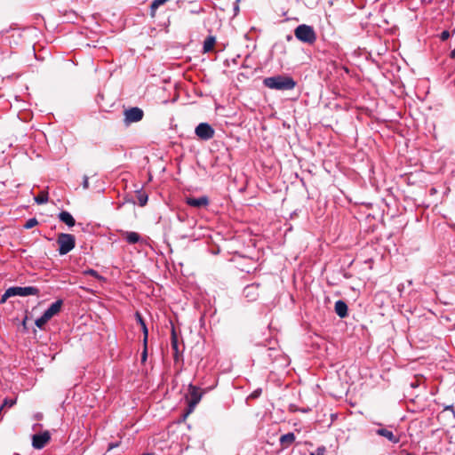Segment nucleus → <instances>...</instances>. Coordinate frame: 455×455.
I'll return each mask as SVG.
<instances>
[{"label": "nucleus", "instance_id": "nucleus-16", "mask_svg": "<svg viewBox=\"0 0 455 455\" xmlns=\"http://www.w3.org/2000/svg\"><path fill=\"white\" fill-rule=\"evenodd\" d=\"M124 237L125 241L130 244H134V243H138L140 239V235L133 231L124 232Z\"/></svg>", "mask_w": 455, "mask_h": 455}, {"label": "nucleus", "instance_id": "nucleus-29", "mask_svg": "<svg viewBox=\"0 0 455 455\" xmlns=\"http://www.w3.org/2000/svg\"><path fill=\"white\" fill-rule=\"evenodd\" d=\"M450 36H451V34H450V32H449L448 30H443V31L440 34V36H439V37H440V39H441L442 41H446L447 39H449V37H450Z\"/></svg>", "mask_w": 455, "mask_h": 455}, {"label": "nucleus", "instance_id": "nucleus-2", "mask_svg": "<svg viewBox=\"0 0 455 455\" xmlns=\"http://www.w3.org/2000/svg\"><path fill=\"white\" fill-rule=\"evenodd\" d=\"M295 37L307 44H313L316 41V33L312 26L300 24L294 29Z\"/></svg>", "mask_w": 455, "mask_h": 455}, {"label": "nucleus", "instance_id": "nucleus-6", "mask_svg": "<svg viewBox=\"0 0 455 455\" xmlns=\"http://www.w3.org/2000/svg\"><path fill=\"white\" fill-rule=\"evenodd\" d=\"M50 440L51 435L47 430L39 434L33 435L32 446L36 450H41L50 442Z\"/></svg>", "mask_w": 455, "mask_h": 455}, {"label": "nucleus", "instance_id": "nucleus-31", "mask_svg": "<svg viewBox=\"0 0 455 455\" xmlns=\"http://www.w3.org/2000/svg\"><path fill=\"white\" fill-rule=\"evenodd\" d=\"M147 356H148L147 343L146 344L144 343V349H143V352L141 355V361L145 362L147 360Z\"/></svg>", "mask_w": 455, "mask_h": 455}, {"label": "nucleus", "instance_id": "nucleus-14", "mask_svg": "<svg viewBox=\"0 0 455 455\" xmlns=\"http://www.w3.org/2000/svg\"><path fill=\"white\" fill-rule=\"evenodd\" d=\"M59 220L65 223L69 228L74 227L76 225V220L70 212L67 211H62L58 215Z\"/></svg>", "mask_w": 455, "mask_h": 455}, {"label": "nucleus", "instance_id": "nucleus-22", "mask_svg": "<svg viewBox=\"0 0 455 455\" xmlns=\"http://www.w3.org/2000/svg\"><path fill=\"white\" fill-rule=\"evenodd\" d=\"M49 320L50 319L47 316L45 317V315L43 314L39 318L36 320L35 323L38 328L43 329Z\"/></svg>", "mask_w": 455, "mask_h": 455}, {"label": "nucleus", "instance_id": "nucleus-24", "mask_svg": "<svg viewBox=\"0 0 455 455\" xmlns=\"http://www.w3.org/2000/svg\"><path fill=\"white\" fill-rule=\"evenodd\" d=\"M37 224H38L37 220L36 218H31L26 221L24 228L26 229H30V228H34L35 226H36Z\"/></svg>", "mask_w": 455, "mask_h": 455}, {"label": "nucleus", "instance_id": "nucleus-25", "mask_svg": "<svg viewBox=\"0 0 455 455\" xmlns=\"http://www.w3.org/2000/svg\"><path fill=\"white\" fill-rule=\"evenodd\" d=\"M12 292V290H11V287L8 288L4 293L2 295L1 299H0V304H4L6 302V300L10 298V297H12V293H10Z\"/></svg>", "mask_w": 455, "mask_h": 455}, {"label": "nucleus", "instance_id": "nucleus-1", "mask_svg": "<svg viewBox=\"0 0 455 455\" xmlns=\"http://www.w3.org/2000/svg\"><path fill=\"white\" fill-rule=\"evenodd\" d=\"M263 84L272 90L290 91L295 88L296 82L289 76L277 75L266 77Z\"/></svg>", "mask_w": 455, "mask_h": 455}, {"label": "nucleus", "instance_id": "nucleus-13", "mask_svg": "<svg viewBox=\"0 0 455 455\" xmlns=\"http://www.w3.org/2000/svg\"><path fill=\"white\" fill-rule=\"evenodd\" d=\"M376 432L379 435L387 438L392 443H397L400 441L397 435H395L391 430H388L387 428H379Z\"/></svg>", "mask_w": 455, "mask_h": 455}, {"label": "nucleus", "instance_id": "nucleus-34", "mask_svg": "<svg viewBox=\"0 0 455 455\" xmlns=\"http://www.w3.org/2000/svg\"><path fill=\"white\" fill-rule=\"evenodd\" d=\"M418 386H419V383H418V381H417V380H415V381H413V382H411V387H417Z\"/></svg>", "mask_w": 455, "mask_h": 455}, {"label": "nucleus", "instance_id": "nucleus-10", "mask_svg": "<svg viewBox=\"0 0 455 455\" xmlns=\"http://www.w3.org/2000/svg\"><path fill=\"white\" fill-rule=\"evenodd\" d=\"M186 203L188 205L195 208L206 207L209 204V198L206 196L200 197H187Z\"/></svg>", "mask_w": 455, "mask_h": 455}, {"label": "nucleus", "instance_id": "nucleus-36", "mask_svg": "<svg viewBox=\"0 0 455 455\" xmlns=\"http://www.w3.org/2000/svg\"><path fill=\"white\" fill-rule=\"evenodd\" d=\"M201 11H196V10H193L191 12L192 13H199Z\"/></svg>", "mask_w": 455, "mask_h": 455}, {"label": "nucleus", "instance_id": "nucleus-4", "mask_svg": "<svg viewBox=\"0 0 455 455\" xmlns=\"http://www.w3.org/2000/svg\"><path fill=\"white\" fill-rule=\"evenodd\" d=\"M124 122L125 124H130L132 123H137L142 120L144 116V112L141 108L138 107L130 108L124 110Z\"/></svg>", "mask_w": 455, "mask_h": 455}, {"label": "nucleus", "instance_id": "nucleus-18", "mask_svg": "<svg viewBox=\"0 0 455 455\" xmlns=\"http://www.w3.org/2000/svg\"><path fill=\"white\" fill-rule=\"evenodd\" d=\"M216 39L212 36H209L205 38L204 42V52H211L215 44Z\"/></svg>", "mask_w": 455, "mask_h": 455}, {"label": "nucleus", "instance_id": "nucleus-35", "mask_svg": "<svg viewBox=\"0 0 455 455\" xmlns=\"http://www.w3.org/2000/svg\"><path fill=\"white\" fill-rule=\"evenodd\" d=\"M117 446H118L117 443H110L109 446H108V450H111V449H113L115 447H117Z\"/></svg>", "mask_w": 455, "mask_h": 455}, {"label": "nucleus", "instance_id": "nucleus-5", "mask_svg": "<svg viewBox=\"0 0 455 455\" xmlns=\"http://www.w3.org/2000/svg\"><path fill=\"white\" fill-rule=\"evenodd\" d=\"M196 135L202 140H209L214 137L215 131L208 123H200L195 129Z\"/></svg>", "mask_w": 455, "mask_h": 455}, {"label": "nucleus", "instance_id": "nucleus-23", "mask_svg": "<svg viewBox=\"0 0 455 455\" xmlns=\"http://www.w3.org/2000/svg\"><path fill=\"white\" fill-rule=\"evenodd\" d=\"M84 274L85 275H91V276H93L99 280H103L104 278L94 269L92 268H89V269H86Z\"/></svg>", "mask_w": 455, "mask_h": 455}, {"label": "nucleus", "instance_id": "nucleus-17", "mask_svg": "<svg viewBox=\"0 0 455 455\" xmlns=\"http://www.w3.org/2000/svg\"><path fill=\"white\" fill-rule=\"evenodd\" d=\"M136 318L138 320V323H140V326H141L143 335H144L143 342L146 344L148 342V327H147L146 323H145L144 319L142 318L141 315L138 312L136 313Z\"/></svg>", "mask_w": 455, "mask_h": 455}, {"label": "nucleus", "instance_id": "nucleus-26", "mask_svg": "<svg viewBox=\"0 0 455 455\" xmlns=\"http://www.w3.org/2000/svg\"><path fill=\"white\" fill-rule=\"evenodd\" d=\"M172 347L173 350L175 351V355H177V353H178V339H177V336H176L174 331H172Z\"/></svg>", "mask_w": 455, "mask_h": 455}, {"label": "nucleus", "instance_id": "nucleus-7", "mask_svg": "<svg viewBox=\"0 0 455 455\" xmlns=\"http://www.w3.org/2000/svg\"><path fill=\"white\" fill-rule=\"evenodd\" d=\"M243 297L250 302L257 300L259 296V283H251L244 287Z\"/></svg>", "mask_w": 455, "mask_h": 455}, {"label": "nucleus", "instance_id": "nucleus-32", "mask_svg": "<svg viewBox=\"0 0 455 455\" xmlns=\"http://www.w3.org/2000/svg\"><path fill=\"white\" fill-rule=\"evenodd\" d=\"M259 394H260V390H256V391H254V392L252 393V395H252L253 397H258Z\"/></svg>", "mask_w": 455, "mask_h": 455}, {"label": "nucleus", "instance_id": "nucleus-28", "mask_svg": "<svg viewBox=\"0 0 455 455\" xmlns=\"http://www.w3.org/2000/svg\"><path fill=\"white\" fill-rule=\"evenodd\" d=\"M326 449L324 446H320L316 449L315 452H311L310 455H325Z\"/></svg>", "mask_w": 455, "mask_h": 455}, {"label": "nucleus", "instance_id": "nucleus-11", "mask_svg": "<svg viewBox=\"0 0 455 455\" xmlns=\"http://www.w3.org/2000/svg\"><path fill=\"white\" fill-rule=\"evenodd\" d=\"M63 304L62 299H58L55 302H53L44 312L45 317L47 316L49 319L53 317L55 315H57L60 309L61 306Z\"/></svg>", "mask_w": 455, "mask_h": 455}, {"label": "nucleus", "instance_id": "nucleus-37", "mask_svg": "<svg viewBox=\"0 0 455 455\" xmlns=\"http://www.w3.org/2000/svg\"><path fill=\"white\" fill-rule=\"evenodd\" d=\"M235 11L237 12L238 11V6H235Z\"/></svg>", "mask_w": 455, "mask_h": 455}, {"label": "nucleus", "instance_id": "nucleus-19", "mask_svg": "<svg viewBox=\"0 0 455 455\" xmlns=\"http://www.w3.org/2000/svg\"><path fill=\"white\" fill-rule=\"evenodd\" d=\"M137 199L140 206L143 207L147 204L148 196L145 192H141L140 190L137 191Z\"/></svg>", "mask_w": 455, "mask_h": 455}, {"label": "nucleus", "instance_id": "nucleus-15", "mask_svg": "<svg viewBox=\"0 0 455 455\" xmlns=\"http://www.w3.org/2000/svg\"><path fill=\"white\" fill-rule=\"evenodd\" d=\"M334 309H335V313L340 317V318H345L346 316H347V305L345 301L343 300H337L335 302V307H334Z\"/></svg>", "mask_w": 455, "mask_h": 455}, {"label": "nucleus", "instance_id": "nucleus-12", "mask_svg": "<svg viewBox=\"0 0 455 455\" xmlns=\"http://www.w3.org/2000/svg\"><path fill=\"white\" fill-rule=\"evenodd\" d=\"M295 439L296 436L292 432L283 435L279 439L282 449L285 450L289 448L295 442Z\"/></svg>", "mask_w": 455, "mask_h": 455}, {"label": "nucleus", "instance_id": "nucleus-30", "mask_svg": "<svg viewBox=\"0 0 455 455\" xmlns=\"http://www.w3.org/2000/svg\"><path fill=\"white\" fill-rule=\"evenodd\" d=\"M82 186H83L84 189H88L89 188V177L87 175H84L83 177Z\"/></svg>", "mask_w": 455, "mask_h": 455}, {"label": "nucleus", "instance_id": "nucleus-33", "mask_svg": "<svg viewBox=\"0 0 455 455\" xmlns=\"http://www.w3.org/2000/svg\"><path fill=\"white\" fill-rule=\"evenodd\" d=\"M450 58L453 60L455 59V48L451 52Z\"/></svg>", "mask_w": 455, "mask_h": 455}, {"label": "nucleus", "instance_id": "nucleus-20", "mask_svg": "<svg viewBox=\"0 0 455 455\" xmlns=\"http://www.w3.org/2000/svg\"><path fill=\"white\" fill-rule=\"evenodd\" d=\"M168 0H153L151 4H150V11H151V15L152 16H155V12L157 10V8L164 4V3H166Z\"/></svg>", "mask_w": 455, "mask_h": 455}, {"label": "nucleus", "instance_id": "nucleus-9", "mask_svg": "<svg viewBox=\"0 0 455 455\" xmlns=\"http://www.w3.org/2000/svg\"><path fill=\"white\" fill-rule=\"evenodd\" d=\"M188 395H189V401H188V406L190 410H193L194 407L200 402L203 393L200 391V388L190 384L188 386Z\"/></svg>", "mask_w": 455, "mask_h": 455}, {"label": "nucleus", "instance_id": "nucleus-21", "mask_svg": "<svg viewBox=\"0 0 455 455\" xmlns=\"http://www.w3.org/2000/svg\"><path fill=\"white\" fill-rule=\"evenodd\" d=\"M35 201L37 204H44L48 202V194L46 192H41L35 197Z\"/></svg>", "mask_w": 455, "mask_h": 455}, {"label": "nucleus", "instance_id": "nucleus-3", "mask_svg": "<svg viewBox=\"0 0 455 455\" xmlns=\"http://www.w3.org/2000/svg\"><path fill=\"white\" fill-rule=\"evenodd\" d=\"M60 255H66L76 246V237L71 234L60 233L57 237Z\"/></svg>", "mask_w": 455, "mask_h": 455}, {"label": "nucleus", "instance_id": "nucleus-8", "mask_svg": "<svg viewBox=\"0 0 455 455\" xmlns=\"http://www.w3.org/2000/svg\"><path fill=\"white\" fill-rule=\"evenodd\" d=\"M12 292L13 296H29V295H38L39 294V289L35 286H26V287H20V286H13L11 287Z\"/></svg>", "mask_w": 455, "mask_h": 455}, {"label": "nucleus", "instance_id": "nucleus-27", "mask_svg": "<svg viewBox=\"0 0 455 455\" xmlns=\"http://www.w3.org/2000/svg\"><path fill=\"white\" fill-rule=\"evenodd\" d=\"M16 403V399H9L5 398L3 404L0 406L4 409V407H12Z\"/></svg>", "mask_w": 455, "mask_h": 455}]
</instances>
